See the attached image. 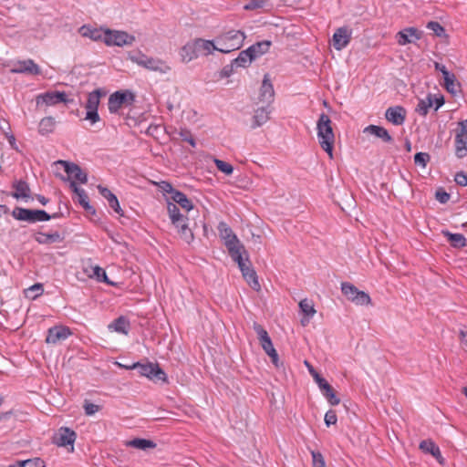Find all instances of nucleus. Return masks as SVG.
I'll return each instance as SVG.
<instances>
[{
    "instance_id": "1",
    "label": "nucleus",
    "mask_w": 467,
    "mask_h": 467,
    "mask_svg": "<svg viewBox=\"0 0 467 467\" xmlns=\"http://www.w3.org/2000/svg\"><path fill=\"white\" fill-rule=\"evenodd\" d=\"M117 364L126 369H137L140 376L146 377L149 380L156 384H166L169 382L166 372L157 362L143 361L135 362L130 365Z\"/></svg>"
},
{
    "instance_id": "2",
    "label": "nucleus",
    "mask_w": 467,
    "mask_h": 467,
    "mask_svg": "<svg viewBox=\"0 0 467 467\" xmlns=\"http://www.w3.org/2000/svg\"><path fill=\"white\" fill-rule=\"evenodd\" d=\"M317 139L322 150H324L330 158H333V146L335 135L332 129V121L326 113L319 115L317 122Z\"/></svg>"
},
{
    "instance_id": "3",
    "label": "nucleus",
    "mask_w": 467,
    "mask_h": 467,
    "mask_svg": "<svg viewBox=\"0 0 467 467\" xmlns=\"http://www.w3.org/2000/svg\"><path fill=\"white\" fill-rule=\"evenodd\" d=\"M245 37V34L243 31L233 29L221 34L215 39V43L217 44L218 51L226 54L241 48Z\"/></svg>"
},
{
    "instance_id": "4",
    "label": "nucleus",
    "mask_w": 467,
    "mask_h": 467,
    "mask_svg": "<svg viewBox=\"0 0 467 467\" xmlns=\"http://www.w3.org/2000/svg\"><path fill=\"white\" fill-rule=\"evenodd\" d=\"M218 231L221 238L224 240V244L227 247L231 258L236 257L239 259L240 254L244 252L245 254V259L248 261V255L244 245L240 243L237 236L234 234L227 223L223 222L220 223L218 225Z\"/></svg>"
},
{
    "instance_id": "5",
    "label": "nucleus",
    "mask_w": 467,
    "mask_h": 467,
    "mask_svg": "<svg viewBox=\"0 0 467 467\" xmlns=\"http://www.w3.org/2000/svg\"><path fill=\"white\" fill-rule=\"evenodd\" d=\"M130 57L132 62L151 71L166 74L171 70L170 66L163 60L148 57L140 52L131 55Z\"/></svg>"
},
{
    "instance_id": "6",
    "label": "nucleus",
    "mask_w": 467,
    "mask_h": 467,
    "mask_svg": "<svg viewBox=\"0 0 467 467\" xmlns=\"http://www.w3.org/2000/svg\"><path fill=\"white\" fill-rule=\"evenodd\" d=\"M341 292L348 300L357 306H368L371 304L369 295L364 291L358 290L357 286L349 282L341 283Z\"/></svg>"
},
{
    "instance_id": "7",
    "label": "nucleus",
    "mask_w": 467,
    "mask_h": 467,
    "mask_svg": "<svg viewBox=\"0 0 467 467\" xmlns=\"http://www.w3.org/2000/svg\"><path fill=\"white\" fill-rule=\"evenodd\" d=\"M12 216L18 221L30 223L50 220V214L44 210H31L22 207H16L12 211Z\"/></svg>"
},
{
    "instance_id": "8",
    "label": "nucleus",
    "mask_w": 467,
    "mask_h": 467,
    "mask_svg": "<svg viewBox=\"0 0 467 467\" xmlns=\"http://www.w3.org/2000/svg\"><path fill=\"white\" fill-rule=\"evenodd\" d=\"M245 254L243 252L240 254V258L233 257L232 259L237 263L240 271L242 272L243 277L247 284L254 290L259 291L261 285L258 281V276L254 269L250 265H246L244 259Z\"/></svg>"
},
{
    "instance_id": "9",
    "label": "nucleus",
    "mask_w": 467,
    "mask_h": 467,
    "mask_svg": "<svg viewBox=\"0 0 467 467\" xmlns=\"http://www.w3.org/2000/svg\"><path fill=\"white\" fill-rule=\"evenodd\" d=\"M135 41V36L125 31L106 30L104 35V42L107 46H130Z\"/></svg>"
},
{
    "instance_id": "10",
    "label": "nucleus",
    "mask_w": 467,
    "mask_h": 467,
    "mask_svg": "<svg viewBox=\"0 0 467 467\" xmlns=\"http://www.w3.org/2000/svg\"><path fill=\"white\" fill-rule=\"evenodd\" d=\"M36 105L55 106L58 103L69 104L73 103L72 99H68V96L64 91H47L40 94L36 99Z\"/></svg>"
},
{
    "instance_id": "11",
    "label": "nucleus",
    "mask_w": 467,
    "mask_h": 467,
    "mask_svg": "<svg viewBox=\"0 0 467 467\" xmlns=\"http://www.w3.org/2000/svg\"><path fill=\"white\" fill-rule=\"evenodd\" d=\"M102 95H105L100 89H95L90 92L88 96V99L85 105L87 109L86 119L89 120L92 124L99 120L98 113V108L99 105V99Z\"/></svg>"
},
{
    "instance_id": "12",
    "label": "nucleus",
    "mask_w": 467,
    "mask_h": 467,
    "mask_svg": "<svg viewBox=\"0 0 467 467\" xmlns=\"http://www.w3.org/2000/svg\"><path fill=\"white\" fill-rule=\"evenodd\" d=\"M134 101V95L131 92L116 91L109 98V110L110 113H117L123 105H131Z\"/></svg>"
},
{
    "instance_id": "13",
    "label": "nucleus",
    "mask_w": 467,
    "mask_h": 467,
    "mask_svg": "<svg viewBox=\"0 0 467 467\" xmlns=\"http://www.w3.org/2000/svg\"><path fill=\"white\" fill-rule=\"evenodd\" d=\"M275 100V89L270 80L269 74L264 76L262 85L259 89L258 102L263 105L272 106Z\"/></svg>"
},
{
    "instance_id": "14",
    "label": "nucleus",
    "mask_w": 467,
    "mask_h": 467,
    "mask_svg": "<svg viewBox=\"0 0 467 467\" xmlns=\"http://www.w3.org/2000/svg\"><path fill=\"white\" fill-rule=\"evenodd\" d=\"M14 74H27L38 76L41 74V68L33 59L18 60L14 64V67L10 69Z\"/></svg>"
},
{
    "instance_id": "15",
    "label": "nucleus",
    "mask_w": 467,
    "mask_h": 467,
    "mask_svg": "<svg viewBox=\"0 0 467 467\" xmlns=\"http://www.w3.org/2000/svg\"><path fill=\"white\" fill-rule=\"evenodd\" d=\"M77 438V433L67 428L61 427L58 429L57 432L54 437V443H56L59 447H66L70 445L72 450L74 449L73 445Z\"/></svg>"
},
{
    "instance_id": "16",
    "label": "nucleus",
    "mask_w": 467,
    "mask_h": 467,
    "mask_svg": "<svg viewBox=\"0 0 467 467\" xmlns=\"http://www.w3.org/2000/svg\"><path fill=\"white\" fill-rule=\"evenodd\" d=\"M420 37L421 32L415 27H406L396 34V40L400 46L414 43Z\"/></svg>"
},
{
    "instance_id": "17",
    "label": "nucleus",
    "mask_w": 467,
    "mask_h": 467,
    "mask_svg": "<svg viewBox=\"0 0 467 467\" xmlns=\"http://www.w3.org/2000/svg\"><path fill=\"white\" fill-rule=\"evenodd\" d=\"M272 111H273L272 106L262 104L261 107H258L254 110V114L253 117L252 129H256V128L261 127L264 124H265L269 120L270 114L272 113Z\"/></svg>"
},
{
    "instance_id": "18",
    "label": "nucleus",
    "mask_w": 467,
    "mask_h": 467,
    "mask_svg": "<svg viewBox=\"0 0 467 467\" xmlns=\"http://www.w3.org/2000/svg\"><path fill=\"white\" fill-rule=\"evenodd\" d=\"M58 162L64 166V170L69 177L78 181L80 183L87 182V173L84 172L78 164L66 161H59Z\"/></svg>"
},
{
    "instance_id": "19",
    "label": "nucleus",
    "mask_w": 467,
    "mask_h": 467,
    "mask_svg": "<svg viewBox=\"0 0 467 467\" xmlns=\"http://www.w3.org/2000/svg\"><path fill=\"white\" fill-rule=\"evenodd\" d=\"M351 39V32L347 27H339L333 35V47L337 50L345 48Z\"/></svg>"
},
{
    "instance_id": "20",
    "label": "nucleus",
    "mask_w": 467,
    "mask_h": 467,
    "mask_svg": "<svg viewBox=\"0 0 467 467\" xmlns=\"http://www.w3.org/2000/svg\"><path fill=\"white\" fill-rule=\"evenodd\" d=\"M385 118L394 125H402L406 119V109L401 106L389 107L385 112Z\"/></svg>"
},
{
    "instance_id": "21",
    "label": "nucleus",
    "mask_w": 467,
    "mask_h": 467,
    "mask_svg": "<svg viewBox=\"0 0 467 467\" xmlns=\"http://www.w3.org/2000/svg\"><path fill=\"white\" fill-rule=\"evenodd\" d=\"M419 448L424 452L432 455L440 464L445 463V459L442 457L440 448L435 442L431 440H423L420 441Z\"/></svg>"
},
{
    "instance_id": "22",
    "label": "nucleus",
    "mask_w": 467,
    "mask_h": 467,
    "mask_svg": "<svg viewBox=\"0 0 467 467\" xmlns=\"http://www.w3.org/2000/svg\"><path fill=\"white\" fill-rule=\"evenodd\" d=\"M71 335V332L67 327H54L48 329L47 337V343L56 344L57 342L67 339Z\"/></svg>"
},
{
    "instance_id": "23",
    "label": "nucleus",
    "mask_w": 467,
    "mask_h": 467,
    "mask_svg": "<svg viewBox=\"0 0 467 467\" xmlns=\"http://www.w3.org/2000/svg\"><path fill=\"white\" fill-rule=\"evenodd\" d=\"M193 41L198 57L200 55L208 56L212 54L214 50L218 51V47L215 41L205 40L202 38H196Z\"/></svg>"
},
{
    "instance_id": "24",
    "label": "nucleus",
    "mask_w": 467,
    "mask_h": 467,
    "mask_svg": "<svg viewBox=\"0 0 467 467\" xmlns=\"http://www.w3.org/2000/svg\"><path fill=\"white\" fill-rule=\"evenodd\" d=\"M98 190L101 196H103L108 201L109 207L113 209L115 213L122 216L123 212L120 208L117 196L113 192H111V191H109L108 188L103 187L101 185L98 186Z\"/></svg>"
},
{
    "instance_id": "25",
    "label": "nucleus",
    "mask_w": 467,
    "mask_h": 467,
    "mask_svg": "<svg viewBox=\"0 0 467 467\" xmlns=\"http://www.w3.org/2000/svg\"><path fill=\"white\" fill-rule=\"evenodd\" d=\"M254 328L256 332L257 337L259 339L263 350H275L274 348L272 340L267 331L264 329V327L261 325L256 323L254 325Z\"/></svg>"
},
{
    "instance_id": "26",
    "label": "nucleus",
    "mask_w": 467,
    "mask_h": 467,
    "mask_svg": "<svg viewBox=\"0 0 467 467\" xmlns=\"http://www.w3.org/2000/svg\"><path fill=\"white\" fill-rule=\"evenodd\" d=\"M108 328L111 331L127 335L130 328V323L126 317L120 316L109 324Z\"/></svg>"
},
{
    "instance_id": "27",
    "label": "nucleus",
    "mask_w": 467,
    "mask_h": 467,
    "mask_svg": "<svg viewBox=\"0 0 467 467\" xmlns=\"http://www.w3.org/2000/svg\"><path fill=\"white\" fill-rule=\"evenodd\" d=\"M182 61L189 63L190 61L198 57L194 41L186 43L180 50Z\"/></svg>"
},
{
    "instance_id": "28",
    "label": "nucleus",
    "mask_w": 467,
    "mask_h": 467,
    "mask_svg": "<svg viewBox=\"0 0 467 467\" xmlns=\"http://www.w3.org/2000/svg\"><path fill=\"white\" fill-rule=\"evenodd\" d=\"M61 234L58 232H53L50 234L37 233L35 236V240L40 244H51L54 243H59L62 241Z\"/></svg>"
},
{
    "instance_id": "29",
    "label": "nucleus",
    "mask_w": 467,
    "mask_h": 467,
    "mask_svg": "<svg viewBox=\"0 0 467 467\" xmlns=\"http://www.w3.org/2000/svg\"><path fill=\"white\" fill-rule=\"evenodd\" d=\"M364 132H368L379 139H381L384 142H392L393 139L389 135V131L380 126L377 125H369L365 128Z\"/></svg>"
},
{
    "instance_id": "30",
    "label": "nucleus",
    "mask_w": 467,
    "mask_h": 467,
    "mask_svg": "<svg viewBox=\"0 0 467 467\" xmlns=\"http://www.w3.org/2000/svg\"><path fill=\"white\" fill-rule=\"evenodd\" d=\"M441 234L447 238V241L454 248H462L466 245V238L462 234H452L448 230H443Z\"/></svg>"
},
{
    "instance_id": "31",
    "label": "nucleus",
    "mask_w": 467,
    "mask_h": 467,
    "mask_svg": "<svg viewBox=\"0 0 467 467\" xmlns=\"http://www.w3.org/2000/svg\"><path fill=\"white\" fill-rule=\"evenodd\" d=\"M15 192L12 196L16 199H28L30 197V188L26 182L18 181L14 183Z\"/></svg>"
},
{
    "instance_id": "32",
    "label": "nucleus",
    "mask_w": 467,
    "mask_h": 467,
    "mask_svg": "<svg viewBox=\"0 0 467 467\" xmlns=\"http://www.w3.org/2000/svg\"><path fill=\"white\" fill-rule=\"evenodd\" d=\"M271 45V41L263 40L249 47V52H251V55H253L254 60L267 53Z\"/></svg>"
},
{
    "instance_id": "33",
    "label": "nucleus",
    "mask_w": 467,
    "mask_h": 467,
    "mask_svg": "<svg viewBox=\"0 0 467 467\" xmlns=\"http://www.w3.org/2000/svg\"><path fill=\"white\" fill-rule=\"evenodd\" d=\"M171 199L172 202L176 205H180L182 209L190 212L193 208V204L190 199L182 192L177 191L173 192V195H171Z\"/></svg>"
},
{
    "instance_id": "34",
    "label": "nucleus",
    "mask_w": 467,
    "mask_h": 467,
    "mask_svg": "<svg viewBox=\"0 0 467 467\" xmlns=\"http://www.w3.org/2000/svg\"><path fill=\"white\" fill-rule=\"evenodd\" d=\"M443 86L446 90L452 95H456L460 91L461 88V85L457 81L453 73L446 74V76L443 78Z\"/></svg>"
},
{
    "instance_id": "35",
    "label": "nucleus",
    "mask_w": 467,
    "mask_h": 467,
    "mask_svg": "<svg viewBox=\"0 0 467 467\" xmlns=\"http://www.w3.org/2000/svg\"><path fill=\"white\" fill-rule=\"evenodd\" d=\"M127 446L146 451L148 449H154L156 447V443L150 440L136 438L127 441Z\"/></svg>"
},
{
    "instance_id": "36",
    "label": "nucleus",
    "mask_w": 467,
    "mask_h": 467,
    "mask_svg": "<svg viewBox=\"0 0 467 467\" xmlns=\"http://www.w3.org/2000/svg\"><path fill=\"white\" fill-rule=\"evenodd\" d=\"M252 61H254V57L251 55V52H249V48L241 51L238 57L233 60L236 67H246Z\"/></svg>"
},
{
    "instance_id": "37",
    "label": "nucleus",
    "mask_w": 467,
    "mask_h": 467,
    "mask_svg": "<svg viewBox=\"0 0 467 467\" xmlns=\"http://www.w3.org/2000/svg\"><path fill=\"white\" fill-rule=\"evenodd\" d=\"M56 126V121L52 117H45L43 118L38 126V132L41 135H47L54 131Z\"/></svg>"
},
{
    "instance_id": "38",
    "label": "nucleus",
    "mask_w": 467,
    "mask_h": 467,
    "mask_svg": "<svg viewBox=\"0 0 467 467\" xmlns=\"http://www.w3.org/2000/svg\"><path fill=\"white\" fill-rule=\"evenodd\" d=\"M433 106V96L431 94H428V96L423 99H420L416 111L421 115L426 116L429 112L430 108Z\"/></svg>"
},
{
    "instance_id": "39",
    "label": "nucleus",
    "mask_w": 467,
    "mask_h": 467,
    "mask_svg": "<svg viewBox=\"0 0 467 467\" xmlns=\"http://www.w3.org/2000/svg\"><path fill=\"white\" fill-rule=\"evenodd\" d=\"M455 155L459 159L467 156V139L454 138Z\"/></svg>"
},
{
    "instance_id": "40",
    "label": "nucleus",
    "mask_w": 467,
    "mask_h": 467,
    "mask_svg": "<svg viewBox=\"0 0 467 467\" xmlns=\"http://www.w3.org/2000/svg\"><path fill=\"white\" fill-rule=\"evenodd\" d=\"M167 210H168V214H169V217H170L171 223H175L180 218L184 217L180 213V210H179L178 206L174 202H172L168 201V202H167Z\"/></svg>"
},
{
    "instance_id": "41",
    "label": "nucleus",
    "mask_w": 467,
    "mask_h": 467,
    "mask_svg": "<svg viewBox=\"0 0 467 467\" xmlns=\"http://www.w3.org/2000/svg\"><path fill=\"white\" fill-rule=\"evenodd\" d=\"M43 285L39 283L35 284L25 290L26 297L30 299H36L43 294Z\"/></svg>"
},
{
    "instance_id": "42",
    "label": "nucleus",
    "mask_w": 467,
    "mask_h": 467,
    "mask_svg": "<svg viewBox=\"0 0 467 467\" xmlns=\"http://www.w3.org/2000/svg\"><path fill=\"white\" fill-rule=\"evenodd\" d=\"M18 467H46V463L42 459L36 457L18 462Z\"/></svg>"
},
{
    "instance_id": "43",
    "label": "nucleus",
    "mask_w": 467,
    "mask_h": 467,
    "mask_svg": "<svg viewBox=\"0 0 467 467\" xmlns=\"http://www.w3.org/2000/svg\"><path fill=\"white\" fill-rule=\"evenodd\" d=\"M300 310L307 317H312L316 313L312 301L303 299L299 303Z\"/></svg>"
},
{
    "instance_id": "44",
    "label": "nucleus",
    "mask_w": 467,
    "mask_h": 467,
    "mask_svg": "<svg viewBox=\"0 0 467 467\" xmlns=\"http://www.w3.org/2000/svg\"><path fill=\"white\" fill-rule=\"evenodd\" d=\"M323 395L326 397L327 401L332 406L338 405L340 403L339 398L337 397L336 392L334 391L333 388L329 385L328 389H325L322 390Z\"/></svg>"
},
{
    "instance_id": "45",
    "label": "nucleus",
    "mask_w": 467,
    "mask_h": 467,
    "mask_svg": "<svg viewBox=\"0 0 467 467\" xmlns=\"http://www.w3.org/2000/svg\"><path fill=\"white\" fill-rule=\"evenodd\" d=\"M427 28L431 30L436 36L441 37L446 36L444 27L439 22L430 21L427 24Z\"/></svg>"
},
{
    "instance_id": "46",
    "label": "nucleus",
    "mask_w": 467,
    "mask_h": 467,
    "mask_svg": "<svg viewBox=\"0 0 467 467\" xmlns=\"http://www.w3.org/2000/svg\"><path fill=\"white\" fill-rule=\"evenodd\" d=\"M213 161H214L216 168L223 173H224L226 175H231L233 173L234 167L230 163L225 162L219 159H214Z\"/></svg>"
},
{
    "instance_id": "47",
    "label": "nucleus",
    "mask_w": 467,
    "mask_h": 467,
    "mask_svg": "<svg viewBox=\"0 0 467 467\" xmlns=\"http://www.w3.org/2000/svg\"><path fill=\"white\" fill-rule=\"evenodd\" d=\"M431 156L426 152H418L414 155V163L418 166L425 168L430 161Z\"/></svg>"
},
{
    "instance_id": "48",
    "label": "nucleus",
    "mask_w": 467,
    "mask_h": 467,
    "mask_svg": "<svg viewBox=\"0 0 467 467\" xmlns=\"http://www.w3.org/2000/svg\"><path fill=\"white\" fill-rule=\"evenodd\" d=\"M78 202L85 209V211H87L88 213H90L92 214H94L96 213V211L93 208V206H91L89 204L88 196V194L86 192L81 194V195H79V197L78 198Z\"/></svg>"
},
{
    "instance_id": "49",
    "label": "nucleus",
    "mask_w": 467,
    "mask_h": 467,
    "mask_svg": "<svg viewBox=\"0 0 467 467\" xmlns=\"http://www.w3.org/2000/svg\"><path fill=\"white\" fill-rule=\"evenodd\" d=\"M455 138L467 139V119L458 122Z\"/></svg>"
},
{
    "instance_id": "50",
    "label": "nucleus",
    "mask_w": 467,
    "mask_h": 467,
    "mask_svg": "<svg viewBox=\"0 0 467 467\" xmlns=\"http://www.w3.org/2000/svg\"><path fill=\"white\" fill-rule=\"evenodd\" d=\"M311 455L313 467H327L324 457L321 452L312 451Z\"/></svg>"
},
{
    "instance_id": "51",
    "label": "nucleus",
    "mask_w": 467,
    "mask_h": 467,
    "mask_svg": "<svg viewBox=\"0 0 467 467\" xmlns=\"http://www.w3.org/2000/svg\"><path fill=\"white\" fill-rule=\"evenodd\" d=\"M93 275L96 276L97 280L99 282H104L106 284H111L109 282V280L108 279L106 271L98 265L93 268Z\"/></svg>"
},
{
    "instance_id": "52",
    "label": "nucleus",
    "mask_w": 467,
    "mask_h": 467,
    "mask_svg": "<svg viewBox=\"0 0 467 467\" xmlns=\"http://www.w3.org/2000/svg\"><path fill=\"white\" fill-rule=\"evenodd\" d=\"M79 32L83 36H88L94 40H97L100 36L96 29H91L90 27L86 26H81Z\"/></svg>"
},
{
    "instance_id": "53",
    "label": "nucleus",
    "mask_w": 467,
    "mask_h": 467,
    "mask_svg": "<svg viewBox=\"0 0 467 467\" xmlns=\"http://www.w3.org/2000/svg\"><path fill=\"white\" fill-rule=\"evenodd\" d=\"M179 235L182 241H184L187 244H191L193 239L194 235L192 231L188 227H184L182 230H179Z\"/></svg>"
},
{
    "instance_id": "54",
    "label": "nucleus",
    "mask_w": 467,
    "mask_h": 467,
    "mask_svg": "<svg viewBox=\"0 0 467 467\" xmlns=\"http://www.w3.org/2000/svg\"><path fill=\"white\" fill-rule=\"evenodd\" d=\"M179 135L182 140L187 141L192 147L194 148L196 146V141L190 130L182 129L180 130Z\"/></svg>"
},
{
    "instance_id": "55",
    "label": "nucleus",
    "mask_w": 467,
    "mask_h": 467,
    "mask_svg": "<svg viewBox=\"0 0 467 467\" xmlns=\"http://www.w3.org/2000/svg\"><path fill=\"white\" fill-rule=\"evenodd\" d=\"M265 5V0H250L244 8L245 10H255L259 8H263Z\"/></svg>"
},
{
    "instance_id": "56",
    "label": "nucleus",
    "mask_w": 467,
    "mask_h": 467,
    "mask_svg": "<svg viewBox=\"0 0 467 467\" xmlns=\"http://www.w3.org/2000/svg\"><path fill=\"white\" fill-rule=\"evenodd\" d=\"M83 407H84L85 413L88 416L94 415L96 412H98L100 410V407L99 405L88 402V400H85Z\"/></svg>"
},
{
    "instance_id": "57",
    "label": "nucleus",
    "mask_w": 467,
    "mask_h": 467,
    "mask_svg": "<svg viewBox=\"0 0 467 467\" xmlns=\"http://www.w3.org/2000/svg\"><path fill=\"white\" fill-rule=\"evenodd\" d=\"M337 420V417L334 410H329L328 411H327V413L325 414V423L327 427L336 424Z\"/></svg>"
},
{
    "instance_id": "58",
    "label": "nucleus",
    "mask_w": 467,
    "mask_h": 467,
    "mask_svg": "<svg viewBox=\"0 0 467 467\" xmlns=\"http://www.w3.org/2000/svg\"><path fill=\"white\" fill-rule=\"evenodd\" d=\"M435 198L441 203H446L450 200V194L442 189H439L435 192Z\"/></svg>"
},
{
    "instance_id": "59",
    "label": "nucleus",
    "mask_w": 467,
    "mask_h": 467,
    "mask_svg": "<svg viewBox=\"0 0 467 467\" xmlns=\"http://www.w3.org/2000/svg\"><path fill=\"white\" fill-rule=\"evenodd\" d=\"M159 188L161 192L170 193L171 195H173V192H177V190H175L170 182L164 181L159 183Z\"/></svg>"
},
{
    "instance_id": "60",
    "label": "nucleus",
    "mask_w": 467,
    "mask_h": 467,
    "mask_svg": "<svg viewBox=\"0 0 467 467\" xmlns=\"http://www.w3.org/2000/svg\"><path fill=\"white\" fill-rule=\"evenodd\" d=\"M313 379H315L316 383L318 385L320 390H324L325 389H328L329 383L322 378L319 373H317L314 375Z\"/></svg>"
},
{
    "instance_id": "61",
    "label": "nucleus",
    "mask_w": 467,
    "mask_h": 467,
    "mask_svg": "<svg viewBox=\"0 0 467 467\" xmlns=\"http://www.w3.org/2000/svg\"><path fill=\"white\" fill-rule=\"evenodd\" d=\"M454 181L460 186H466L467 175L463 171L457 172Z\"/></svg>"
},
{
    "instance_id": "62",
    "label": "nucleus",
    "mask_w": 467,
    "mask_h": 467,
    "mask_svg": "<svg viewBox=\"0 0 467 467\" xmlns=\"http://www.w3.org/2000/svg\"><path fill=\"white\" fill-rule=\"evenodd\" d=\"M234 67H235V65L234 64L233 61H232L231 64L224 66L223 67L222 71H221V76L223 78L230 77L233 74V72H234Z\"/></svg>"
},
{
    "instance_id": "63",
    "label": "nucleus",
    "mask_w": 467,
    "mask_h": 467,
    "mask_svg": "<svg viewBox=\"0 0 467 467\" xmlns=\"http://www.w3.org/2000/svg\"><path fill=\"white\" fill-rule=\"evenodd\" d=\"M187 220V217H182L180 218L177 222L171 223L177 228V231L179 232V230H182L184 227H188Z\"/></svg>"
},
{
    "instance_id": "64",
    "label": "nucleus",
    "mask_w": 467,
    "mask_h": 467,
    "mask_svg": "<svg viewBox=\"0 0 467 467\" xmlns=\"http://www.w3.org/2000/svg\"><path fill=\"white\" fill-rule=\"evenodd\" d=\"M269 356L271 362L276 367L279 368L282 364L279 362L278 352H266Z\"/></svg>"
}]
</instances>
